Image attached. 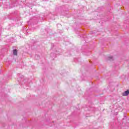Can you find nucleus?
<instances>
[{"label": "nucleus", "instance_id": "3", "mask_svg": "<svg viewBox=\"0 0 129 129\" xmlns=\"http://www.w3.org/2000/svg\"><path fill=\"white\" fill-rule=\"evenodd\" d=\"M108 60H109V61H113V57L112 56H110L108 57Z\"/></svg>", "mask_w": 129, "mask_h": 129}, {"label": "nucleus", "instance_id": "1", "mask_svg": "<svg viewBox=\"0 0 129 129\" xmlns=\"http://www.w3.org/2000/svg\"><path fill=\"white\" fill-rule=\"evenodd\" d=\"M128 94H129V90H127V91L122 93V95L123 96H127V95H128Z\"/></svg>", "mask_w": 129, "mask_h": 129}, {"label": "nucleus", "instance_id": "2", "mask_svg": "<svg viewBox=\"0 0 129 129\" xmlns=\"http://www.w3.org/2000/svg\"><path fill=\"white\" fill-rule=\"evenodd\" d=\"M13 55H14V56H17L18 50H17V49H15L13 50Z\"/></svg>", "mask_w": 129, "mask_h": 129}]
</instances>
